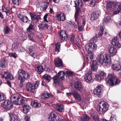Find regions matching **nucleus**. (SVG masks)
Listing matches in <instances>:
<instances>
[{"label": "nucleus", "instance_id": "63", "mask_svg": "<svg viewBox=\"0 0 121 121\" xmlns=\"http://www.w3.org/2000/svg\"><path fill=\"white\" fill-rule=\"evenodd\" d=\"M9 77L8 78L10 79L11 80H13V77L12 75L9 73Z\"/></svg>", "mask_w": 121, "mask_h": 121}, {"label": "nucleus", "instance_id": "29", "mask_svg": "<svg viewBox=\"0 0 121 121\" xmlns=\"http://www.w3.org/2000/svg\"><path fill=\"white\" fill-rule=\"evenodd\" d=\"M90 114L94 120L96 121L99 120V117L98 115L92 113H90Z\"/></svg>", "mask_w": 121, "mask_h": 121}, {"label": "nucleus", "instance_id": "60", "mask_svg": "<svg viewBox=\"0 0 121 121\" xmlns=\"http://www.w3.org/2000/svg\"><path fill=\"white\" fill-rule=\"evenodd\" d=\"M9 56L11 57H13L14 58H16V54L15 53H9Z\"/></svg>", "mask_w": 121, "mask_h": 121}, {"label": "nucleus", "instance_id": "31", "mask_svg": "<svg viewBox=\"0 0 121 121\" xmlns=\"http://www.w3.org/2000/svg\"><path fill=\"white\" fill-rule=\"evenodd\" d=\"M10 121H17L18 117L17 115L11 114L10 115Z\"/></svg>", "mask_w": 121, "mask_h": 121}, {"label": "nucleus", "instance_id": "61", "mask_svg": "<svg viewBox=\"0 0 121 121\" xmlns=\"http://www.w3.org/2000/svg\"><path fill=\"white\" fill-rule=\"evenodd\" d=\"M30 15L31 17V19L32 20H34L35 19L36 14L35 13H30Z\"/></svg>", "mask_w": 121, "mask_h": 121}, {"label": "nucleus", "instance_id": "34", "mask_svg": "<svg viewBox=\"0 0 121 121\" xmlns=\"http://www.w3.org/2000/svg\"><path fill=\"white\" fill-rule=\"evenodd\" d=\"M7 65V64L4 60H2L0 62V67L2 68H6Z\"/></svg>", "mask_w": 121, "mask_h": 121}, {"label": "nucleus", "instance_id": "7", "mask_svg": "<svg viewBox=\"0 0 121 121\" xmlns=\"http://www.w3.org/2000/svg\"><path fill=\"white\" fill-rule=\"evenodd\" d=\"M103 87L102 85L98 86L94 90V94L97 95L98 97L101 96H102L101 91Z\"/></svg>", "mask_w": 121, "mask_h": 121}, {"label": "nucleus", "instance_id": "23", "mask_svg": "<svg viewBox=\"0 0 121 121\" xmlns=\"http://www.w3.org/2000/svg\"><path fill=\"white\" fill-rule=\"evenodd\" d=\"M65 74L64 72L60 71L57 74V76L60 79L62 80H64L65 79Z\"/></svg>", "mask_w": 121, "mask_h": 121}, {"label": "nucleus", "instance_id": "14", "mask_svg": "<svg viewBox=\"0 0 121 121\" xmlns=\"http://www.w3.org/2000/svg\"><path fill=\"white\" fill-rule=\"evenodd\" d=\"M58 117H57L55 114L51 112L49 115L48 118V121H57V119H58Z\"/></svg>", "mask_w": 121, "mask_h": 121}, {"label": "nucleus", "instance_id": "50", "mask_svg": "<svg viewBox=\"0 0 121 121\" xmlns=\"http://www.w3.org/2000/svg\"><path fill=\"white\" fill-rule=\"evenodd\" d=\"M9 73L7 72H4V75H2L3 77L4 78L6 79H7L9 77Z\"/></svg>", "mask_w": 121, "mask_h": 121}, {"label": "nucleus", "instance_id": "9", "mask_svg": "<svg viewBox=\"0 0 121 121\" xmlns=\"http://www.w3.org/2000/svg\"><path fill=\"white\" fill-rule=\"evenodd\" d=\"M92 72L90 70L88 71L87 73L85 75L84 78L86 81L88 82L91 83L93 82L91 74Z\"/></svg>", "mask_w": 121, "mask_h": 121}, {"label": "nucleus", "instance_id": "42", "mask_svg": "<svg viewBox=\"0 0 121 121\" xmlns=\"http://www.w3.org/2000/svg\"><path fill=\"white\" fill-rule=\"evenodd\" d=\"M22 21L25 23H29L30 22V21L29 20L27 17L26 16H23V17L22 19Z\"/></svg>", "mask_w": 121, "mask_h": 121}, {"label": "nucleus", "instance_id": "56", "mask_svg": "<svg viewBox=\"0 0 121 121\" xmlns=\"http://www.w3.org/2000/svg\"><path fill=\"white\" fill-rule=\"evenodd\" d=\"M29 53L30 55L33 57L35 58L36 57V54L33 51L30 52H29Z\"/></svg>", "mask_w": 121, "mask_h": 121}, {"label": "nucleus", "instance_id": "6", "mask_svg": "<svg viewBox=\"0 0 121 121\" xmlns=\"http://www.w3.org/2000/svg\"><path fill=\"white\" fill-rule=\"evenodd\" d=\"M12 102L8 100H6L2 104V105L5 110L9 111L13 107V105Z\"/></svg>", "mask_w": 121, "mask_h": 121}, {"label": "nucleus", "instance_id": "11", "mask_svg": "<svg viewBox=\"0 0 121 121\" xmlns=\"http://www.w3.org/2000/svg\"><path fill=\"white\" fill-rule=\"evenodd\" d=\"M112 45L117 48H120L121 44L119 42L118 39L117 37H115L112 39Z\"/></svg>", "mask_w": 121, "mask_h": 121}, {"label": "nucleus", "instance_id": "12", "mask_svg": "<svg viewBox=\"0 0 121 121\" xmlns=\"http://www.w3.org/2000/svg\"><path fill=\"white\" fill-rule=\"evenodd\" d=\"M100 14L99 11L96 10L93 12V13L91 14V19L92 20H96L99 17Z\"/></svg>", "mask_w": 121, "mask_h": 121}, {"label": "nucleus", "instance_id": "16", "mask_svg": "<svg viewBox=\"0 0 121 121\" xmlns=\"http://www.w3.org/2000/svg\"><path fill=\"white\" fill-rule=\"evenodd\" d=\"M60 35L61 39L63 40L67 39V34L66 31L64 30H62L60 33Z\"/></svg>", "mask_w": 121, "mask_h": 121}, {"label": "nucleus", "instance_id": "17", "mask_svg": "<svg viewBox=\"0 0 121 121\" xmlns=\"http://www.w3.org/2000/svg\"><path fill=\"white\" fill-rule=\"evenodd\" d=\"M55 64L57 67H62L63 64L62 60L60 59L57 58L56 60H55Z\"/></svg>", "mask_w": 121, "mask_h": 121}, {"label": "nucleus", "instance_id": "25", "mask_svg": "<svg viewBox=\"0 0 121 121\" xmlns=\"http://www.w3.org/2000/svg\"><path fill=\"white\" fill-rule=\"evenodd\" d=\"M56 110L60 112H63L64 111V107L62 104H58L57 105Z\"/></svg>", "mask_w": 121, "mask_h": 121}, {"label": "nucleus", "instance_id": "37", "mask_svg": "<svg viewBox=\"0 0 121 121\" xmlns=\"http://www.w3.org/2000/svg\"><path fill=\"white\" fill-rule=\"evenodd\" d=\"M18 79L20 81V86L21 88H22L24 84V82L25 79L24 78L21 77H18Z\"/></svg>", "mask_w": 121, "mask_h": 121}, {"label": "nucleus", "instance_id": "64", "mask_svg": "<svg viewBox=\"0 0 121 121\" xmlns=\"http://www.w3.org/2000/svg\"><path fill=\"white\" fill-rule=\"evenodd\" d=\"M91 1V4H92L93 6H94L95 4V0H90Z\"/></svg>", "mask_w": 121, "mask_h": 121}, {"label": "nucleus", "instance_id": "45", "mask_svg": "<svg viewBox=\"0 0 121 121\" xmlns=\"http://www.w3.org/2000/svg\"><path fill=\"white\" fill-rule=\"evenodd\" d=\"M116 116V115L114 114L112 115L110 117V121H117Z\"/></svg>", "mask_w": 121, "mask_h": 121}, {"label": "nucleus", "instance_id": "44", "mask_svg": "<svg viewBox=\"0 0 121 121\" xmlns=\"http://www.w3.org/2000/svg\"><path fill=\"white\" fill-rule=\"evenodd\" d=\"M121 10V4H120L118 6V8H117L116 10L114 12V14H117L119 13Z\"/></svg>", "mask_w": 121, "mask_h": 121}, {"label": "nucleus", "instance_id": "47", "mask_svg": "<svg viewBox=\"0 0 121 121\" xmlns=\"http://www.w3.org/2000/svg\"><path fill=\"white\" fill-rule=\"evenodd\" d=\"M60 45L59 43H57L55 45L56 48L55 51H56L59 52L60 51L59 49L60 48Z\"/></svg>", "mask_w": 121, "mask_h": 121}, {"label": "nucleus", "instance_id": "57", "mask_svg": "<svg viewBox=\"0 0 121 121\" xmlns=\"http://www.w3.org/2000/svg\"><path fill=\"white\" fill-rule=\"evenodd\" d=\"M110 19V18L109 16H108L106 17L104 21V23H107L108 22Z\"/></svg>", "mask_w": 121, "mask_h": 121}, {"label": "nucleus", "instance_id": "40", "mask_svg": "<svg viewBox=\"0 0 121 121\" xmlns=\"http://www.w3.org/2000/svg\"><path fill=\"white\" fill-rule=\"evenodd\" d=\"M50 96V94L47 92L45 91L41 95L42 98H47Z\"/></svg>", "mask_w": 121, "mask_h": 121}, {"label": "nucleus", "instance_id": "27", "mask_svg": "<svg viewBox=\"0 0 121 121\" xmlns=\"http://www.w3.org/2000/svg\"><path fill=\"white\" fill-rule=\"evenodd\" d=\"M112 67L114 70L119 71L121 69V66L118 64H116L112 65Z\"/></svg>", "mask_w": 121, "mask_h": 121}, {"label": "nucleus", "instance_id": "54", "mask_svg": "<svg viewBox=\"0 0 121 121\" xmlns=\"http://www.w3.org/2000/svg\"><path fill=\"white\" fill-rule=\"evenodd\" d=\"M66 73L68 76H71L73 75V72L70 71H67L66 72Z\"/></svg>", "mask_w": 121, "mask_h": 121}, {"label": "nucleus", "instance_id": "21", "mask_svg": "<svg viewBox=\"0 0 121 121\" xmlns=\"http://www.w3.org/2000/svg\"><path fill=\"white\" fill-rule=\"evenodd\" d=\"M80 11V9H76V12H75L74 16L75 21L77 22V24L78 25H79V23L78 21V17Z\"/></svg>", "mask_w": 121, "mask_h": 121}, {"label": "nucleus", "instance_id": "26", "mask_svg": "<svg viewBox=\"0 0 121 121\" xmlns=\"http://www.w3.org/2000/svg\"><path fill=\"white\" fill-rule=\"evenodd\" d=\"M47 2H44L43 5L42 7L40 8L41 10H42L43 11H44L47 8L48 5V3L50 2L51 0H46Z\"/></svg>", "mask_w": 121, "mask_h": 121}, {"label": "nucleus", "instance_id": "15", "mask_svg": "<svg viewBox=\"0 0 121 121\" xmlns=\"http://www.w3.org/2000/svg\"><path fill=\"white\" fill-rule=\"evenodd\" d=\"M88 53L86 56V58L87 60L88 63H90L93 59V52H87Z\"/></svg>", "mask_w": 121, "mask_h": 121}, {"label": "nucleus", "instance_id": "48", "mask_svg": "<svg viewBox=\"0 0 121 121\" xmlns=\"http://www.w3.org/2000/svg\"><path fill=\"white\" fill-rule=\"evenodd\" d=\"M34 36V33L33 32H32L29 35L28 37L30 40H31L32 41H34V39H33V37Z\"/></svg>", "mask_w": 121, "mask_h": 121}, {"label": "nucleus", "instance_id": "36", "mask_svg": "<svg viewBox=\"0 0 121 121\" xmlns=\"http://www.w3.org/2000/svg\"><path fill=\"white\" fill-rule=\"evenodd\" d=\"M75 3V7L76 9H80L79 7L80 4L82 3V1L81 0H78V1H74Z\"/></svg>", "mask_w": 121, "mask_h": 121}, {"label": "nucleus", "instance_id": "32", "mask_svg": "<svg viewBox=\"0 0 121 121\" xmlns=\"http://www.w3.org/2000/svg\"><path fill=\"white\" fill-rule=\"evenodd\" d=\"M73 94L74 97L78 99L79 101L81 100V99L80 96V94L76 91H74L73 92Z\"/></svg>", "mask_w": 121, "mask_h": 121}, {"label": "nucleus", "instance_id": "53", "mask_svg": "<svg viewBox=\"0 0 121 121\" xmlns=\"http://www.w3.org/2000/svg\"><path fill=\"white\" fill-rule=\"evenodd\" d=\"M6 99V97L3 94L0 93V101Z\"/></svg>", "mask_w": 121, "mask_h": 121}, {"label": "nucleus", "instance_id": "4", "mask_svg": "<svg viewBox=\"0 0 121 121\" xmlns=\"http://www.w3.org/2000/svg\"><path fill=\"white\" fill-rule=\"evenodd\" d=\"M39 84V81H36L34 85L30 82H28L26 84V90L28 91L33 93L35 89L37 88Z\"/></svg>", "mask_w": 121, "mask_h": 121}, {"label": "nucleus", "instance_id": "62", "mask_svg": "<svg viewBox=\"0 0 121 121\" xmlns=\"http://www.w3.org/2000/svg\"><path fill=\"white\" fill-rule=\"evenodd\" d=\"M93 43H95L97 40V38L96 37H93L92 39Z\"/></svg>", "mask_w": 121, "mask_h": 121}, {"label": "nucleus", "instance_id": "22", "mask_svg": "<svg viewBox=\"0 0 121 121\" xmlns=\"http://www.w3.org/2000/svg\"><path fill=\"white\" fill-rule=\"evenodd\" d=\"M105 60L104 61L103 64L102 65L106 66L109 65L111 63L110 58V56L107 55V57L105 59Z\"/></svg>", "mask_w": 121, "mask_h": 121}, {"label": "nucleus", "instance_id": "19", "mask_svg": "<svg viewBox=\"0 0 121 121\" xmlns=\"http://www.w3.org/2000/svg\"><path fill=\"white\" fill-rule=\"evenodd\" d=\"M98 65L97 62L95 61H93L91 65V70L93 71H96L98 68Z\"/></svg>", "mask_w": 121, "mask_h": 121}, {"label": "nucleus", "instance_id": "2", "mask_svg": "<svg viewBox=\"0 0 121 121\" xmlns=\"http://www.w3.org/2000/svg\"><path fill=\"white\" fill-rule=\"evenodd\" d=\"M26 98L22 96H18L17 95L12 96L10 98L11 101L16 105L21 104L22 106L25 104Z\"/></svg>", "mask_w": 121, "mask_h": 121}, {"label": "nucleus", "instance_id": "10", "mask_svg": "<svg viewBox=\"0 0 121 121\" xmlns=\"http://www.w3.org/2000/svg\"><path fill=\"white\" fill-rule=\"evenodd\" d=\"M74 86L76 89L77 91H79L80 92H83L84 91L83 87L79 82H76Z\"/></svg>", "mask_w": 121, "mask_h": 121}, {"label": "nucleus", "instance_id": "38", "mask_svg": "<svg viewBox=\"0 0 121 121\" xmlns=\"http://www.w3.org/2000/svg\"><path fill=\"white\" fill-rule=\"evenodd\" d=\"M26 71L22 69H20L19 70L18 72V73L19 77H21L22 78L23 76H24V75Z\"/></svg>", "mask_w": 121, "mask_h": 121}, {"label": "nucleus", "instance_id": "3", "mask_svg": "<svg viewBox=\"0 0 121 121\" xmlns=\"http://www.w3.org/2000/svg\"><path fill=\"white\" fill-rule=\"evenodd\" d=\"M109 106L104 101L100 102L97 107V110L99 114L105 113L108 109Z\"/></svg>", "mask_w": 121, "mask_h": 121}, {"label": "nucleus", "instance_id": "18", "mask_svg": "<svg viewBox=\"0 0 121 121\" xmlns=\"http://www.w3.org/2000/svg\"><path fill=\"white\" fill-rule=\"evenodd\" d=\"M49 25L44 22L40 23L39 25V29L40 30H44L46 29H48Z\"/></svg>", "mask_w": 121, "mask_h": 121}, {"label": "nucleus", "instance_id": "5", "mask_svg": "<svg viewBox=\"0 0 121 121\" xmlns=\"http://www.w3.org/2000/svg\"><path fill=\"white\" fill-rule=\"evenodd\" d=\"M84 48L87 52H93L96 49L97 45L95 44L88 43L85 45Z\"/></svg>", "mask_w": 121, "mask_h": 121}, {"label": "nucleus", "instance_id": "49", "mask_svg": "<svg viewBox=\"0 0 121 121\" xmlns=\"http://www.w3.org/2000/svg\"><path fill=\"white\" fill-rule=\"evenodd\" d=\"M10 29L7 26H6V27L4 28V32L5 34H7L9 33Z\"/></svg>", "mask_w": 121, "mask_h": 121}, {"label": "nucleus", "instance_id": "33", "mask_svg": "<svg viewBox=\"0 0 121 121\" xmlns=\"http://www.w3.org/2000/svg\"><path fill=\"white\" fill-rule=\"evenodd\" d=\"M31 105L34 107H38L40 106V104L37 102L33 101L31 103Z\"/></svg>", "mask_w": 121, "mask_h": 121}, {"label": "nucleus", "instance_id": "55", "mask_svg": "<svg viewBox=\"0 0 121 121\" xmlns=\"http://www.w3.org/2000/svg\"><path fill=\"white\" fill-rule=\"evenodd\" d=\"M12 1L14 4L18 5L21 2V0H12Z\"/></svg>", "mask_w": 121, "mask_h": 121}, {"label": "nucleus", "instance_id": "46", "mask_svg": "<svg viewBox=\"0 0 121 121\" xmlns=\"http://www.w3.org/2000/svg\"><path fill=\"white\" fill-rule=\"evenodd\" d=\"M34 25L32 24H30L29 25V27L27 28V30L28 32H30L31 30L33 29Z\"/></svg>", "mask_w": 121, "mask_h": 121}, {"label": "nucleus", "instance_id": "20", "mask_svg": "<svg viewBox=\"0 0 121 121\" xmlns=\"http://www.w3.org/2000/svg\"><path fill=\"white\" fill-rule=\"evenodd\" d=\"M22 106L23 107V112L24 113L26 114L29 111L30 108L29 106L25 104L22 105Z\"/></svg>", "mask_w": 121, "mask_h": 121}, {"label": "nucleus", "instance_id": "41", "mask_svg": "<svg viewBox=\"0 0 121 121\" xmlns=\"http://www.w3.org/2000/svg\"><path fill=\"white\" fill-rule=\"evenodd\" d=\"M89 119L90 118L87 115H84L81 118L82 121H88Z\"/></svg>", "mask_w": 121, "mask_h": 121}, {"label": "nucleus", "instance_id": "24", "mask_svg": "<svg viewBox=\"0 0 121 121\" xmlns=\"http://www.w3.org/2000/svg\"><path fill=\"white\" fill-rule=\"evenodd\" d=\"M57 18L60 21H64L65 20V15L63 13H61L57 15Z\"/></svg>", "mask_w": 121, "mask_h": 121}, {"label": "nucleus", "instance_id": "39", "mask_svg": "<svg viewBox=\"0 0 121 121\" xmlns=\"http://www.w3.org/2000/svg\"><path fill=\"white\" fill-rule=\"evenodd\" d=\"M37 69L38 70L37 71L38 73L39 74H40L42 73L43 70V67L41 66H39L36 67Z\"/></svg>", "mask_w": 121, "mask_h": 121}, {"label": "nucleus", "instance_id": "43", "mask_svg": "<svg viewBox=\"0 0 121 121\" xmlns=\"http://www.w3.org/2000/svg\"><path fill=\"white\" fill-rule=\"evenodd\" d=\"M69 40L71 42L75 43L76 40L75 35H73L71 36L70 37Z\"/></svg>", "mask_w": 121, "mask_h": 121}, {"label": "nucleus", "instance_id": "51", "mask_svg": "<svg viewBox=\"0 0 121 121\" xmlns=\"http://www.w3.org/2000/svg\"><path fill=\"white\" fill-rule=\"evenodd\" d=\"M30 75L26 72H25V73L24 75V76H23L22 78H24L26 79H28L30 77Z\"/></svg>", "mask_w": 121, "mask_h": 121}, {"label": "nucleus", "instance_id": "58", "mask_svg": "<svg viewBox=\"0 0 121 121\" xmlns=\"http://www.w3.org/2000/svg\"><path fill=\"white\" fill-rule=\"evenodd\" d=\"M95 79L97 81H98L99 82L100 81V80L102 79L100 75H95Z\"/></svg>", "mask_w": 121, "mask_h": 121}, {"label": "nucleus", "instance_id": "59", "mask_svg": "<svg viewBox=\"0 0 121 121\" xmlns=\"http://www.w3.org/2000/svg\"><path fill=\"white\" fill-rule=\"evenodd\" d=\"M106 74V73H105L104 72L102 71L101 72L99 75L101 77V78L102 79L104 78V77H105Z\"/></svg>", "mask_w": 121, "mask_h": 121}, {"label": "nucleus", "instance_id": "8", "mask_svg": "<svg viewBox=\"0 0 121 121\" xmlns=\"http://www.w3.org/2000/svg\"><path fill=\"white\" fill-rule=\"evenodd\" d=\"M107 54H99L98 55L97 57V61L103 65L104 61L105 60L106 58L107 57Z\"/></svg>", "mask_w": 121, "mask_h": 121}, {"label": "nucleus", "instance_id": "13", "mask_svg": "<svg viewBox=\"0 0 121 121\" xmlns=\"http://www.w3.org/2000/svg\"><path fill=\"white\" fill-rule=\"evenodd\" d=\"M108 50L111 56L115 55L117 53V50L116 48L111 45H109L108 47Z\"/></svg>", "mask_w": 121, "mask_h": 121}, {"label": "nucleus", "instance_id": "30", "mask_svg": "<svg viewBox=\"0 0 121 121\" xmlns=\"http://www.w3.org/2000/svg\"><path fill=\"white\" fill-rule=\"evenodd\" d=\"M59 78L57 75L54 76L53 77V80L54 83L55 84H58L59 85L60 82L59 81Z\"/></svg>", "mask_w": 121, "mask_h": 121}, {"label": "nucleus", "instance_id": "28", "mask_svg": "<svg viewBox=\"0 0 121 121\" xmlns=\"http://www.w3.org/2000/svg\"><path fill=\"white\" fill-rule=\"evenodd\" d=\"M116 5V3L114 2L109 1L108 2L107 6L108 8L109 9L111 10L112 8L114 7Z\"/></svg>", "mask_w": 121, "mask_h": 121}, {"label": "nucleus", "instance_id": "52", "mask_svg": "<svg viewBox=\"0 0 121 121\" xmlns=\"http://www.w3.org/2000/svg\"><path fill=\"white\" fill-rule=\"evenodd\" d=\"M104 30L103 27H100V30L99 33V36H101L102 35L103 33Z\"/></svg>", "mask_w": 121, "mask_h": 121}, {"label": "nucleus", "instance_id": "35", "mask_svg": "<svg viewBox=\"0 0 121 121\" xmlns=\"http://www.w3.org/2000/svg\"><path fill=\"white\" fill-rule=\"evenodd\" d=\"M43 77L48 82H49L52 78L50 75L46 74L43 76Z\"/></svg>", "mask_w": 121, "mask_h": 121}, {"label": "nucleus", "instance_id": "1", "mask_svg": "<svg viewBox=\"0 0 121 121\" xmlns=\"http://www.w3.org/2000/svg\"><path fill=\"white\" fill-rule=\"evenodd\" d=\"M105 80L107 84L109 86H112L120 82L119 80L116 77L111 74L108 75Z\"/></svg>", "mask_w": 121, "mask_h": 121}]
</instances>
